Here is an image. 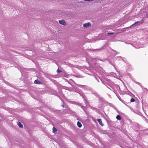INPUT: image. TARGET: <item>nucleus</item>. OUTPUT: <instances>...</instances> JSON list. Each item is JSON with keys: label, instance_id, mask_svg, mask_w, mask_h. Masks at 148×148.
I'll list each match as a JSON object with an SVG mask.
<instances>
[{"label": "nucleus", "instance_id": "obj_1", "mask_svg": "<svg viewBox=\"0 0 148 148\" xmlns=\"http://www.w3.org/2000/svg\"><path fill=\"white\" fill-rule=\"evenodd\" d=\"M74 91L75 92H77V93H79L80 95L82 97V98L84 99L86 105L88 103V100L84 96V93L82 92L81 90L79 89H74Z\"/></svg>", "mask_w": 148, "mask_h": 148}, {"label": "nucleus", "instance_id": "obj_2", "mask_svg": "<svg viewBox=\"0 0 148 148\" xmlns=\"http://www.w3.org/2000/svg\"><path fill=\"white\" fill-rule=\"evenodd\" d=\"M93 76L98 82H99L100 81H101L100 78L97 75H95Z\"/></svg>", "mask_w": 148, "mask_h": 148}, {"label": "nucleus", "instance_id": "obj_3", "mask_svg": "<svg viewBox=\"0 0 148 148\" xmlns=\"http://www.w3.org/2000/svg\"><path fill=\"white\" fill-rule=\"evenodd\" d=\"M91 25V23H84L83 25L84 27H87Z\"/></svg>", "mask_w": 148, "mask_h": 148}, {"label": "nucleus", "instance_id": "obj_4", "mask_svg": "<svg viewBox=\"0 0 148 148\" xmlns=\"http://www.w3.org/2000/svg\"><path fill=\"white\" fill-rule=\"evenodd\" d=\"M107 84L108 86H111L113 84V82L110 80L108 79L107 82Z\"/></svg>", "mask_w": 148, "mask_h": 148}, {"label": "nucleus", "instance_id": "obj_5", "mask_svg": "<svg viewBox=\"0 0 148 148\" xmlns=\"http://www.w3.org/2000/svg\"><path fill=\"white\" fill-rule=\"evenodd\" d=\"M59 23L60 24H62L63 25H65L66 24L65 21L63 20L61 21H59Z\"/></svg>", "mask_w": 148, "mask_h": 148}, {"label": "nucleus", "instance_id": "obj_6", "mask_svg": "<svg viewBox=\"0 0 148 148\" xmlns=\"http://www.w3.org/2000/svg\"><path fill=\"white\" fill-rule=\"evenodd\" d=\"M41 82L40 81L38 80L37 79L35 80L34 82V83L36 84H41Z\"/></svg>", "mask_w": 148, "mask_h": 148}, {"label": "nucleus", "instance_id": "obj_7", "mask_svg": "<svg viewBox=\"0 0 148 148\" xmlns=\"http://www.w3.org/2000/svg\"><path fill=\"white\" fill-rule=\"evenodd\" d=\"M97 121L99 122V123L100 125L101 126L103 125L102 124V120L101 119H98L97 120Z\"/></svg>", "mask_w": 148, "mask_h": 148}, {"label": "nucleus", "instance_id": "obj_8", "mask_svg": "<svg viewBox=\"0 0 148 148\" xmlns=\"http://www.w3.org/2000/svg\"><path fill=\"white\" fill-rule=\"evenodd\" d=\"M75 76L77 78H82L83 77L81 75H75Z\"/></svg>", "mask_w": 148, "mask_h": 148}, {"label": "nucleus", "instance_id": "obj_9", "mask_svg": "<svg viewBox=\"0 0 148 148\" xmlns=\"http://www.w3.org/2000/svg\"><path fill=\"white\" fill-rule=\"evenodd\" d=\"M17 125L20 127H23V125L20 122H18L17 123Z\"/></svg>", "mask_w": 148, "mask_h": 148}, {"label": "nucleus", "instance_id": "obj_10", "mask_svg": "<svg viewBox=\"0 0 148 148\" xmlns=\"http://www.w3.org/2000/svg\"><path fill=\"white\" fill-rule=\"evenodd\" d=\"M77 125L79 127H81L82 126V125L81 123L79 121H78L77 122Z\"/></svg>", "mask_w": 148, "mask_h": 148}, {"label": "nucleus", "instance_id": "obj_11", "mask_svg": "<svg viewBox=\"0 0 148 148\" xmlns=\"http://www.w3.org/2000/svg\"><path fill=\"white\" fill-rule=\"evenodd\" d=\"M57 130V129L53 127V133L55 134H56Z\"/></svg>", "mask_w": 148, "mask_h": 148}, {"label": "nucleus", "instance_id": "obj_12", "mask_svg": "<svg viewBox=\"0 0 148 148\" xmlns=\"http://www.w3.org/2000/svg\"><path fill=\"white\" fill-rule=\"evenodd\" d=\"M116 118L118 120H120L121 119V117L120 116V115H117L116 116Z\"/></svg>", "mask_w": 148, "mask_h": 148}, {"label": "nucleus", "instance_id": "obj_13", "mask_svg": "<svg viewBox=\"0 0 148 148\" xmlns=\"http://www.w3.org/2000/svg\"><path fill=\"white\" fill-rule=\"evenodd\" d=\"M92 93L96 96H98V94L97 93L95 92V91H93L92 92Z\"/></svg>", "mask_w": 148, "mask_h": 148}, {"label": "nucleus", "instance_id": "obj_14", "mask_svg": "<svg viewBox=\"0 0 148 148\" xmlns=\"http://www.w3.org/2000/svg\"><path fill=\"white\" fill-rule=\"evenodd\" d=\"M139 22H140L137 21V22H135L134 23V24H133L130 27H134V25H135V24H137V23H139Z\"/></svg>", "mask_w": 148, "mask_h": 148}, {"label": "nucleus", "instance_id": "obj_15", "mask_svg": "<svg viewBox=\"0 0 148 148\" xmlns=\"http://www.w3.org/2000/svg\"><path fill=\"white\" fill-rule=\"evenodd\" d=\"M135 101V100L133 98H132L131 99L130 101L131 102H133L134 101Z\"/></svg>", "mask_w": 148, "mask_h": 148}, {"label": "nucleus", "instance_id": "obj_16", "mask_svg": "<svg viewBox=\"0 0 148 148\" xmlns=\"http://www.w3.org/2000/svg\"><path fill=\"white\" fill-rule=\"evenodd\" d=\"M114 34V33H108L107 34V35H113Z\"/></svg>", "mask_w": 148, "mask_h": 148}, {"label": "nucleus", "instance_id": "obj_17", "mask_svg": "<svg viewBox=\"0 0 148 148\" xmlns=\"http://www.w3.org/2000/svg\"><path fill=\"white\" fill-rule=\"evenodd\" d=\"M57 72L58 73H60L61 72V71L58 69H57Z\"/></svg>", "mask_w": 148, "mask_h": 148}, {"label": "nucleus", "instance_id": "obj_18", "mask_svg": "<svg viewBox=\"0 0 148 148\" xmlns=\"http://www.w3.org/2000/svg\"><path fill=\"white\" fill-rule=\"evenodd\" d=\"M91 0H84V1H90Z\"/></svg>", "mask_w": 148, "mask_h": 148}, {"label": "nucleus", "instance_id": "obj_19", "mask_svg": "<svg viewBox=\"0 0 148 148\" xmlns=\"http://www.w3.org/2000/svg\"><path fill=\"white\" fill-rule=\"evenodd\" d=\"M100 50V49H95V51H98V50Z\"/></svg>", "mask_w": 148, "mask_h": 148}, {"label": "nucleus", "instance_id": "obj_20", "mask_svg": "<svg viewBox=\"0 0 148 148\" xmlns=\"http://www.w3.org/2000/svg\"><path fill=\"white\" fill-rule=\"evenodd\" d=\"M64 105H62V107H64Z\"/></svg>", "mask_w": 148, "mask_h": 148}]
</instances>
